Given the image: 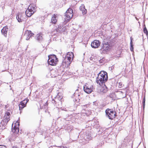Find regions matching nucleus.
Returning <instances> with one entry per match:
<instances>
[{
  "label": "nucleus",
  "mask_w": 148,
  "mask_h": 148,
  "mask_svg": "<svg viewBox=\"0 0 148 148\" xmlns=\"http://www.w3.org/2000/svg\"><path fill=\"white\" fill-rule=\"evenodd\" d=\"M108 79L107 73L106 72L101 71L99 73L97 78L96 82L98 84L101 85L107 81Z\"/></svg>",
  "instance_id": "1"
},
{
  "label": "nucleus",
  "mask_w": 148,
  "mask_h": 148,
  "mask_svg": "<svg viewBox=\"0 0 148 148\" xmlns=\"http://www.w3.org/2000/svg\"><path fill=\"white\" fill-rule=\"evenodd\" d=\"M74 57L73 53L72 52L67 53L64 58L63 60L62 63H65L67 66L69 65L72 61Z\"/></svg>",
  "instance_id": "2"
},
{
  "label": "nucleus",
  "mask_w": 148,
  "mask_h": 148,
  "mask_svg": "<svg viewBox=\"0 0 148 148\" xmlns=\"http://www.w3.org/2000/svg\"><path fill=\"white\" fill-rule=\"evenodd\" d=\"M111 48V46L108 42H104L102 44L100 52L102 54L106 53L109 51Z\"/></svg>",
  "instance_id": "3"
},
{
  "label": "nucleus",
  "mask_w": 148,
  "mask_h": 148,
  "mask_svg": "<svg viewBox=\"0 0 148 148\" xmlns=\"http://www.w3.org/2000/svg\"><path fill=\"white\" fill-rule=\"evenodd\" d=\"M48 58L47 61L48 64L52 66L56 65L58 61L56 56L55 55H50L48 56Z\"/></svg>",
  "instance_id": "4"
},
{
  "label": "nucleus",
  "mask_w": 148,
  "mask_h": 148,
  "mask_svg": "<svg viewBox=\"0 0 148 148\" xmlns=\"http://www.w3.org/2000/svg\"><path fill=\"white\" fill-rule=\"evenodd\" d=\"M105 112L106 116L110 119L112 120L116 116V112L108 108L106 110Z\"/></svg>",
  "instance_id": "5"
},
{
  "label": "nucleus",
  "mask_w": 148,
  "mask_h": 148,
  "mask_svg": "<svg viewBox=\"0 0 148 148\" xmlns=\"http://www.w3.org/2000/svg\"><path fill=\"white\" fill-rule=\"evenodd\" d=\"M73 10L71 8L68 9L65 13V22H68L73 16Z\"/></svg>",
  "instance_id": "6"
},
{
  "label": "nucleus",
  "mask_w": 148,
  "mask_h": 148,
  "mask_svg": "<svg viewBox=\"0 0 148 148\" xmlns=\"http://www.w3.org/2000/svg\"><path fill=\"white\" fill-rule=\"evenodd\" d=\"M93 88L92 85H89L87 84L84 86L83 88L84 91L88 94L90 93L92 91Z\"/></svg>",
  "instance_id": "7"
},
{
  "label": "nucleus",
  "mask_w": 148,
  "mask_h": 148,
  "mask_svg": "<svg viewBox=\"0 0 148 148\" xmlns=\"http://www.w3.org/2000/svg\"><path fill=\"white\" fill-rule=\"evenodd\" d=\"M26 16L25 14L22 13H18L16 16V18L18 22L20 23L23 21H25L26 19L24 17Z\"/></svg>",
  "instance_id": "8"
},
{
  "label": "nucleus",
  "mask_w": 148,
  "mask_h": 148,
  "mask_svg": "<svg viewBox=\"0 0 148 148\" xmlns=\"http://www.w3.org/2000/svg\"><path fill=\"white\" fill-rule=\"evenodd\" d=\"M29 101V99L26 98L24 100L22 101L19 105V109L20 110L22 109L26 106L27 103Z\"/></svg>",
  "instance_id": "9"
},
{
  "label": "nucleus",
  "mask_w": 148,
  "mask_h": 148,
  "mask_svg": "<svg viewBox=\"0 0 148 148\" xmlns=\"http://www.w3.org/2000/svg\"><path fill=\"white\" fill-rule=\"evenodd\" d=\"M100 42L97 40H95L92 42L91 43V46L92 48H98L100 46Z\"/></svg>",
  "instance_id": "10"
},
{
  "label": "nucleus",
  "mask_w": 148,
  "mask_h": 148,
  "mask_svg": "<svg viewBox=\"0 0 148 148\" xmlns=\"http://www.w3.org/2000/svg\"><path fill=\"white\" fill-rule=\"evenodd\" d=\"M34 35V34L30 31H27L26 32L25 36L26 37V39L28 40L31 37Z\"/></svg>",
  "instance_id": "11"
},
{
  "label": "nucleus",
  "mask_w": 148,
  "mask_h": 148,
  "mask_svg": "<svg viewBox=\"0 0 148 148\" xmlns=\"http://www.w3.org/2000/svg\"><path fill=\"white\" fill-rule=\"evenodd\" d=\"M100 92L103 93H106L108 91L107 88L105 85L103 86H101V85L99 87Z\"/></svg>",
  "instance_id": "12"
},
{
  "label": "nucleus",
  "mask_w": 148,
  "mask_h": 148,
  "mask_svg": "<svg viewBox=\"0 0 148 148\" xmlns=\"http://www.w3.org/2000/svg\"><path fill=\"white\" fill-rule=\"evenodd\" d=\"M36 6L34 4H30L27 10L28 11H30L32 12V13H34L35 12Z\"/></svg>",
  "instance_id": "13"
},
{
  "label": "nucleus",
  "mask_w": 148,
  "mask_h": 148,
  "mask_svg": "<svg viewBox=\"0 0 148 148\" xmlns=\"http://www.w3.org/2000/svg\"><path fill=\"white\" fill-rule=\"evenodd\" d=\"M8 30V26H5L1 30V32L3 35L6 37L7 36V33Z\"/></svg>",
  "instance_id": "14"
},
{
  "label": "nucleus",
  "mask_w": 148,
  "mask_h": 148,
  "mask_svg": "<svg viewBox=\"0 0 148 148\" xmlns=\"http://www.w3.org/2000/svg\"><path fill=\"white\" fill-rule=\"evenodd\" d=\"M80 10L82 11L83 15L86 14L87 13L86 10L85 9V6L84 4H82L79 7Z\"/></svg>",
  "instance_id": "15"
},
{
  "label": "nucleus",
  "mask_w": 148,
  "mask_h": 148,
  "mask_svg": "<svg viewBox=\"0 0 148 148\" xmlns=\"http://www.w3.org/2000/svg\"><path fill=\"white\" fill-rule=\"evenodd\" d=\"M43 34L42 33H39L37 34L36 36V39L39 42H40L43 40Z\"/></svg>",
  "instance_id": "16"
},
{
  "label": "nucleus",
  "mask_w": 148,
  "mask_h": 148,
  "mask_svg": "<svg viewBox=\"0 0 148 148\" xmlns=\"http://www.w3.org/2000/svg\"><path fill=\"white\" fill-rule=\"evenodd\" d=\"M56 15L54 14L52 17L51 19V22L55 24L57 21V20L56 18Z\"/></svg>",
  "instance_id": "17"
},
{
  "label": "nucleus",
  "mask_w": 148,
  "mask_h": 148,
  "mask_svg": "<svg viewBox=\"0 0 148 148\" xmlns=\"http://www.w3.org/2000/svg\"><path fill=\"white\" fill-rule=\"evenodd\" d=\"M57 71H55L54 70H52L51 71V77H55L58 76V74H57Z\"/></svg>",
  "instance_id": "18"
},
{
  "label": "nucleus",
  "mask_w": 148,
  "mask_h": 148,
  "mask_svg": "<svg viewBox=\"0 0 148 148\" xmlns=\"http://www.w3.org/2000/svg\"><path fill=\"white\" fill-rule=\"evenodd\" d=\"M12 131L13 132L17 133L19 132V128L16 127L15 126H14V127H12Z\"/></svg>",
  "instance_id": "19"
},
{
  "label": "nucleus",
  "mask_w": 148,
  "mask_h": 148,
  "mask_svg": "<svg viewBox=\"0 0 148 148\" xmlns=\"http://www.w3.org/2000/svg\"><path fill=\"white\" fill-rule=\"evenodd\" d=\"M32 12L30 11H28V10H27L25 12V14L28 17H30L31 15L33 14Z\"/></svg>",
  "instance_id": "20"
},
{
  "label": "nucleus",
  "mask_w": 148,
  "mask_h": 148,
  "mask_svg": "<svg viewBox=\"0 0 148 148\" xmlns=\"http://www.w3.org/2000/svg\"><path fill=\"white\" fill-rule=\"evenodd\" d=\"M85 137V138L88 139V140H91L92 138V137L91 136V134H86Z\"/></svg>",
  "instance_id": "21"
},
{
  "label": "nucleus",
  "mask_w": 148,
  "mask_h": 148,
  "mask_svg": "<svg viewBox=\"0 0 148 148\" xmlns=\"http://www.w3.org/2000/svg\"><path fill=\"white\" fill-rule=\"evenodd\" d=\"M130 50L131 51H133V45H132V37H130Z\"/></svg>",
  "instance_id": "22"
},
{
  "label": "nucleus",
  "mask_w": 148,
  "mask_h": 148,
  "mask_svg": "<svg viewBox=\"0 0 148 148\" xmlns=\"http://www.w3.org/2000/svg\"><path fill=\"white\" fill-rule=\"evenodd\" d=\"M5 119H4L5 122L7 123L10 120V116H4Z\"/></svg>",
  "instance_id": "23"
},
{
  "label": "nucleus",
  "mask_w": 148,
  "mask_h": 148,
  "mask_svg": "<svg viewBox=\"0 0 148 148\" xmlns=\"http://www.w3.org/2000/svg\"><path fill=\"white\" fill-rule=\"evenodd\" d=\"M62 27L63 26H61V25L59 26L57 29L60 31H64L65 30L64 29V27Z\"/></svg>",
  "instance_id": "24"
},
{
  "label": "nucleus",
  "mask_w": 148,
  "mask_h": 148,
  "mask_svg": "<svg viewBox=\"0 0 148 148\" xmlns=\"http://www.w3.org/2000/svg\"><path fill=\"white\" fill-rule=\"evenodd\" d=\"M143 31L144 33H145L147 35L148 34L147 30L145 25V26L144 27Z\"/></svg>",
  "instance_id": "25"
},
{
  "label": "nucleus",
  "mask_w": 148,
  "mask_h": 148,
  "mask_svg": "<svg viewBox=\"0 0 148 148\" xmlns=\"http://www.w3.org/2000/svg\"><path fill=\"white\" fill-rule=\"evenodd\" d=\"M123 85L122 82H120L119 83V88H121L123 87Z\"/></svg>",
  "instance_id": "26"
},
{
  "label": "nucleus",
  "mask_w": 148,
  "mask_h": 148,
  "mask_svg": "<svg viewBox=\"0 0 148 148\" xmlns=\"http://www.w3.org/2000/svg\"><path fill=\"white\" fill-rule=\"evenodd\" d=\"M145 98L144 97L143 99V108H144L145 106Z\"/></svg>",
  "instance_id": "27"
},
{
  "label": "nucleus",
  "mask_w": 148,
  "mask_h": 148,
  "mask_svg": "<svg viewBox=\"0 0 148 148\" xmlns=\"http://www.w3.org/2000/svg\"><path fill=\"white\" fill-rule=\"evenodd\" d=\"M10 114L9 112H7L5 113V116H10Z\"/></svg>",
  "instance_id": "28"
},
{
  "label": "nucleus",
  "mask_w": 148,
  "mask_h": 148,
  "mask_svg": "<svg viewBox=\"0 0 148 148\" xmlns=\"http://www.w3.org/2000/svg\"><path fill=\"white\" fill-rule=\"evenodd\" d=\"M104 59L103 58L102 59H101L100 60H99V62L100 63H103V62L104 61Z\"/></svg>",
  "instance_id": "29"
},
{
  "label": "nucleus",
  "mask_w": 148,
  "mask_h": 148,
  "mask_svg": "<svg viewBox=\"0 0 148 148\" xmlns=\"http://www.w3.org/2000/svg\"><path fill=\"white\" fill-rule=\"evenodd\" d=\"M0 148H6V147L5 146L0 145Z\"/></svg>",
  "instance_id": "30"
},
{
  "label": "nucleus",
  "mask_w": 148,
  "mask_h": 148,
  "mask_svg": "<svg viewBox=\"0 0 148 148\" xmlns=\"http://www.w3.org/2000/svg\"><path fill=\"white\" fill-rule=\"evenodd\" d=\"M12 148H18L17 147L14 146L12 147Z\"/></svg>",
  "instance_id": "31"
},
{
  "label": "nucleus",
  "mask_w": 148,
  "mask_h": 148,
  "mask_svg": "<svg viewBox=\"0 0 148 148\" xmlns=\"http://www.w3.org/2000/svg\"><path fill=\"white\" fill-rule=\"evenodd\" d=\"M16 123H18V125L19 126V121H16Z\"/></svg>",
  "instance_id": "32"
},
{
  "label": "nucleus",
  "mask_w": 148,
  "mask_h": 148,
  "mask_svg": "<svg viewBox=\"0 0 148 148\" xmlns=\"http://www.w3.org/2000/svg\"><path fill=\"white\" fill-rule=\"evenodd\" d=\"M54 102L56 104V101L55 100H53V102H53V103H54Z\"/></svg>",
  "instance_id": "33"
},
{
  "label": "nucleus",
  "mask_w": 148,
  "mask_h": 148,
  "mask_svg": "<svg viewBox=\"0 0 148 148\" xmlns=\"http://www.w3.org/2000/svg\"><path fill=\"white\" fill-rule=\"evenodd\" d=\"M62 146H59L58 147V148H62Z\"/></svg>",
  "instance_id": "34"
},
{
  "label": "nucleus",
  "mask_w": 148,
  "mask_h": 148,
  "mask_svg": "<svg viewBox=\"0 0 148 148\" xmlns=\"http://www.w3.org/2000/svg\"><path fill=\"white\" fill-rule=\"evenodd\" d=\"M62 148H67L66 147H64V146H62Z\"/></svg>",
  "instance_id": "35"
},
{
  "label": "nucleus",
  "mask_w": 148,
  "mask_h": 148,
  "mask_svg": "<svg viewBox=\"0 0 148 148\" xmlns=\"http://www.w3.org/2000/svg\"><path fill=\"white\" fill-rule=\"evenodd\" d=\"M87 105H84L83 106H84V107H86V106H87Z\"/></svg>",
  "instance_id": "36"
},
{
  "label": "nucleus",
  "mask_w": 148,
  "mask_h": 148,
  "mask_svg": "<svg viewBox=\"0 0 148 148\" xmlns=\"http://www.w3.org/2000/svg\"><path fill=\"white\" fill-rule=\"evenodd\" d=\"M136 19L137 20H138V19H137V18H136Z\"/></svg>",
  "instance_id": "37"
},
{
  "label": "nucleus",
  "mask_w": 148,
  "mask_h": 148,
  "mask_svg": "<svg viewBox=\"0 0 148 148\" xmlns=\"http://www.w3.org/2000/svg\"><path fill=\"white\" fill-rule=\"evenodd\" d=\"M147 77H148V75H147Z\"/></svg>",
  "instance_id": "38"
}]
</instances>
